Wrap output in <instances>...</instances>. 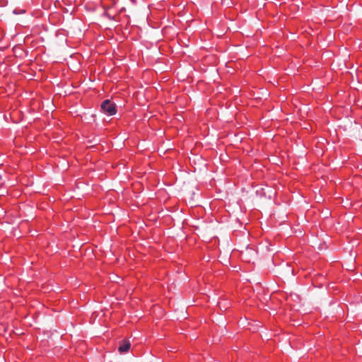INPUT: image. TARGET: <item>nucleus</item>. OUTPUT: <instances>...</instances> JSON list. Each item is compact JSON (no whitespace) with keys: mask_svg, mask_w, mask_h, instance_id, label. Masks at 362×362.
Here are the masks:
<instances>
[{"mask_svg":"<svg viewBox=\"0 0 362 362\" xmlns=\"http://www.w3.org/2000/svg\"><path fill=\"white\" fill-rule=\"evenodd\" d=\"M131 347V343L127 339H123L120 341V344L118 348V351L120 354H124L127 352Z\"/></svg>","mask_w":362,"mask_h":362,"instance_id":"obj_2","label":"nucleus"},{"mask_svg":"<svg viewBox=\"0 0 362 362\" xmlns=\"http://www.w3.org/2000/svg\"><path fill=\"white\" fill-rule=\"evenodd\" d=\"M102 111L108 115H114L116 114V106L110 100H105L101 103Z\"/></svg>","mask_w":362,"mask_h":362,"instance_id":"obj_1","label":"nucleus"}]
</instances>
